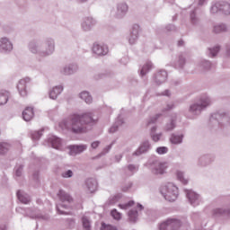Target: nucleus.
Returning a JSON list of instances; mask_svg holds the SVG:
<instances>
[{
	"mask_svg": "<svg viewBox=\"0 0 230 230\" xmlns=\"http://www.w3.org/2000/svg\"><path fill=\"white\" fill-rule=\"evenodd\" d=\"M63 209H69V205L62 203L57 206V211L59 213V215H71L70 212H66Z\"/></svg>",
	"mask_w": 230,
	"mask_h": 230,
	"instance_id": "obj_37",
	"label": "nucleus"
},
{
	"mask_svg": "<svg viewBox=\"0 0 230 230\" xmlns=\"http://www.w3.org/2000/svg\"><path fill=\"white\" fill-rule=\"evenodd\" d=\"M156 152L159 154V155H163L164 154H168V147L166 146H160L156 148Z\"/></svg>",
	"mask_w": 230,
	"mask_h": 230,
	"instance_id": "obj_50",
	"label": "nucleus"
},
{
	"mask_svg": "<svg viewBox=\"0 0 230 230\" xmlns=\"http://www.w3.org/2000/svg\"><path fill=\"white\" fill-rule=\"evenodd\" d=\"M69 155H79V154H84L85 150H87V145H76V146H70L69 147Z\"/></svg>",
	"mask_w": 230,
	"mask_h": 230,
	"instance_id": "obj_15",
	"label": "nucleus"
},
{
	"mask_svg": "<svg viewBox=\"0 0 230 230\" xmlns=\"http://www.w3.org/2000/svg\"><path fill=\"white\" fill-rule=\"evenodd\" d=\"M190 22L194 26L200 24V18L198 17L195 10L190 13Z\"/></svg>",
	"mask_w": 230,
	"mask_h": 230,
	"instance_id": "obj_36",
	"label": "nucleus"
},
{
	"mask_svg": "<svg viewBox=\"0 0 230 230\" xmlns=\"http://www.w3.org/2000/svg\"><path fill=\"white\" fill-rule=\"evenodd\" d=\"M49 143L51 145L52 148H56V150L60 149V146H62V140L55 136L49 137Z\"/></svg>",
	"mask_w": 230,
	"mask_h": 230,
	"instance_id": "obj_23",
	"label": "nucleus"
},
{
	"mask_svg": "<svg viewBox=\"0 0 230 230\" xmlns=\"http://www.w3.org/2000/svg\"><path fill=\"white\" fill-rule=\"evenodd\" d=\"M121 159H123V155L119 154V155H115V161L116 163H119V161H121Z\"/></svg>",
	"mask_w": 230,
	"mask_h": 230,
	"instance_id": "obj_61",
	"label": "nucleus"
},
{
	"mask_svg": "<svg viewBox=\"0 0 230 230\" xmlns=\"http://www.w3.org/2000/svg\"><path fill=\"white\" fill-rule=\"evenodd\" d=\"M32 178L35 181V182H39V171L33 172Z\"/></svg>",
	"mask_w": 230,
	"mask_h": 230,
	"instance_id": "obj_58",
	"label": "nucleus"
},
{
	"mask_svg": "<svg viewBox=\"0 0 230 230\" xmlns=\"http://www.w3.org/2000/svg\"><path fill=\"white\" fill-rule=\"evenodd\" d=\"M102 230H118L115 226H112L111 225H105L104 223L102 224Z\"/></svg>",
	"mask_w": 230,
	"mask_h": 230,
	"instance_id": "obj_53",
	"label": "nucleus"
},
{
	"mask_svg": "<svg viewBox=\"0 0 230 230\" xmlns=\"http://www.w3.org/2000/svg\"><path fill=\"white\" fill-rule=\"evenodd\" d=\"M213 103L211 98L208 96L201 97L198 102L192 103L189 107V115L187 118L190 119H193V118H197V116H200L203 111H206L208 107H209Z\"/></svg>",
	"mask_w": 230,
	"mask_h": 230,
	"instance_id": "obj_3",
	"label": "nucleus"
},
{
	"mask_svg": "<svg viewBox=\"0 0 230 230\" xmlns=\"http://www.w3.org/2000/svg\"><path fill=\"white\" fill-rule=\"evenodd\" d=\"M81 220H82L84 230H93L92 226H91V217H90L83 216Z\"/></svg>",
	"mask_w": 230,
	"mask_h": 230,
	"instance_id": "obj_32",
	"label": "nucleus"
},
{
	"mask_svg": "<svg viewBox=\"0 0 230 230\" xmlns=\"http://www.w3.org/2000/svg\"><path fill=\"white\" fill-rule=\"evenodd\" d=\"M10 99V93L7 91H3L0 93V105H6L8 100Z\"/></svg>",
	"mask_w": 230,
	"mask_h": 230,
	"instance_id": "obj_33",
	"label": "nucleus"
},
{
	"mask_svg": "<svg viewBox=\"0 0 230 230\" xmlns=\"http://www.w3.org/2000/svg\"><path fill=\"white\" fill-rule=\"evenodd\" d=\"M172 85H179V84H181V81L172 79Z\"/></svg>",
	"mask_w": 230,
	"mask_h": 230,
	"instance_id": "obj_63",
	"label": "nucleus"
},
{
	"mask_svg": "<svg viewBox=\"0 0 230 230\" xmlns=\"http://www.w3.org/2000/svg\"><path fill=\"white\" fill-rule=\"evenodd\" d=\"M138 37H139V25H133L132 30L128 38L129 44L132 45L135 42H137Z\"/></svg>",
	"mask_w": 230,
	"mask_h": 230,
	"instance_id": "obj_18",
	"label": "nucleus"
},
{
	"mask_svg": "<svg viewBox=\"0 0 230 230\" xmlns=\"http://www.w3.org/2000/svg\"><path fill=\"white\" fill-rule=\"evenodd\" d=\"M95 24H96V20H94V18L85 17L84 18L82 22V29L84 30V31H91V30L93 29V26H95Z\"/></svg>",
	"mask_w": 230,
	"mask_h": 230,
	"instance_id": "obj_16",
	"label": "nucleus"
},
{
	"mask_svg": "<svg viewBox=\"0 0 230 230\" xmlns=\"http://www.w3.org/2000/svg\"><path fill=\"white\" fill-rule=\"evenodd\" d=\"M100 141H94V142H93L92 144H91V148H93V150H96V148L98 147V146H100Z\"/></svg>",
	"mask_w": 230,
	"mask_h": 230,
	"instance_id": "obj_56",
	"label": "nucleus"
},
{
	"mask_svg": "<svg viewBox=\"0 0 230 230\" xmlns=\"http://www.w3.org/2000/svg\"><path fill=\"white\" fill-rule=\"evenodd\" d=\"M182 139H184V135L182 134H172L170 137V141L172 145H181V143H182Z\"/></svg>",
	"mask_w": 230,
	"mask_h": 230,
	"instance_id": "obj_29",
	"label": "nucleus"
},
{
	"mask_svg": "<svg viewBox=\"0 0 230 230\" xmlns=\"http://www.w3.org/2000/svg\"><path fill=\"white\" fill-rule=\"evenodd\" d=\"M198 69H199V71H201L202 73H204L205 71H209V69H211V62H209L208 60H201L198 64Z\"/></svg>",
	"mask_w": 230,
	"mask_h": 230,
	"instance_id": "obj_28",
	"label": "nucleus"
},
{
	"mask_svg": "<svg viewBox=\"0 0 230 230\" xmlns=\"http://www.w3.org/2000/svg\"><path fill=\"white\" fill-rule=\"evenodd\" d=\"M122 195L121 194H117L111 198L109 199V204L111 206H112L113 204H116V202H118V200H119V199H121Z\"/></svg>",
	"mask_w": 230,
	"mask_h": 230,
	"instance_id": "obj_43",
	"label": "nucleus"
},
{
	"mask_svg": "<svg viewBox=\"0 0 230 230\" xmlns=\"http://www.w3.org/2000/svg\"><path fill=\"white\" fill-rule=\"evenodd\" d=\"M73 175H74V172L71 170L65 171L61 173V177H63L64 179H71Z\"/></svg>",
	"mask_w": 230,
	"mask_h": 230,
	"instance_id": "obj_47",
	"label": "nucleus"
},
{
	"mask_svg": "<svg viewBox=\"0 0 230 230\" xmlns=\"http://www.w3.org/2000/svg\"><path fill=\"white\" fill-rule=\"evenodd\" d=\"M128 12V5L125 3H119L117 4V9L111 13L112 17L115 19H123Z\"/></svg>",
	"mask_w": 230,
	"mask_h": 230,
	"instance_id": "obj_8",
	"label": "nucleus"
},
{
	"mask_svg": "<svg viewBox=\"0 0 230 230\" xmlns=\"http://www.w3.org/2000/svg\"><path fill=\"white\" fill-rule=\"evenodd\" d=\"M150 137L152 141L157 143L158 141H161V137H163V133H155L153 135H150Z\"/></svg>",
	"mask_w": 230,
	"mask_h": 230,
	"instance_id": "obj_44",
	"label": "nucleus"
},
{
	"mask_svg": "<svg viewBox=\"0 0 230 230\" xmlns=\"http://www.w3.org/2000/svg\"><path fill=\"white\" fill-rule=\"evenodd\" d=\"M132 188V183H128L125 187L122 188V191H128Z\"/></svg>",
	"mask_w": 230,
	"mask_h": 230,
	"instance_id": "obj_60",
	"label": "nucleus"
},
{
	"mask_svg": "<svg viewBox=\"0 0 230 230\" xmlns=\"http://www.w3.org/2000/svg\"><path fill=\"white\" fill-rule=\"evenodd\" d=\"M128 217L130 222H137V210H130L128 212Z\"/></svg>",
	"mask_w": 230,
	"mask_h": 230,
	"instance_id": "obj_41",
	"label": "nucleus"
},
{
	"mask_svg": "<svg viewBox=\"0 0 230 230\" xmlns=\"http://www.w3.org/2000/svg\"><path fill=\"white\" fill-rule=\"evenodd\" d=\"M175 119H177V115H174V119H171V122L166 124L165 130L166 132H170L175 128Z\"/></svg>",
	"mask_w": 230,
	"mask_h": 230,
	"instance_id": "obj_40",
	"label": "nucleus"
},
{
	"mask_svg": "<svg viewBox=\"0 0 230 230\" xmlns=\"http://www.w3.org/2000/svg\"><path fill=\"white\" fill-rule=\"evenodd\" d=\"M150 69H152V62L147 61L142 67L141 71H140V75L141 76H145V75H146V73H148V71H150Z\"/></svg>",
	"mask_w": 230,
	"mask_h": 230,
	"instance_id": "obj_38",
	"label": "nucleus"
},
{
	"mask_svg": "<svg viewBox=\"0 0 230 230\" xmlns=\"http://www.w3.org/2000/svg\"><path fill=\"white\" fill-rule=\"evenodd\" d=\"M159 96H172V92H170V90H165L160 93Z\"/></svg>",
	"mask_w": 230,
	"mask_h": 230,
	"instance_id": "obj_57",
	"label": "nucleus"
},
{
	"mask_svg": "<svg viewBox=\"0 0 230 230\" xmlns=\"http://www.w3.org/2000/svg\"><path fill=\"white\" fill-rule=\"evenodd\" d=\"M181 227V220L168 218L158 225V230H178Z\"/></svg>",
	"mask_w": 230,
	"mask_h": 230,
	"instance_id": "obj_5",
	"label": "nucleus"
},
{
	"mask_svg": "<svg viewBox=\"0 0 230 230\" xmlns=\"http://www.w3.org/2000/svg\"><path fill=\"white\" fill-rule=\"evenodd\" d=\"M167 168L168 164L166 163L155 161L151 164V172L154 173V175H164Z\"/></svg>",
	"mask_w": 230,
	"mask_h": 230,
	"instance_id": "obj_7",
	"label": "nucleus"
},
{
	"mask_svg": "<svg viewBox=\"0 0 230 230\" xmlns=\"http://www.w3.org/2000/svg\"><path fill=\"white\" fill-rule=\"evenodd\" d=\"M103 74H99L97 75L94 76L95 80H100V78H103Z\"/></svg>",
	"mask_w": 230,
	"mask_h": 230,
	"instance_id": "obj_64",
	"label": "nucleus"
},
{
	"mask_svg": "<svg viewBox=\"0 0 230 230\" xmlns=\"http://www.w3.org/2000/svg\"><path fill=\"white\" fill-rule=\"evenodd\" d=\"M166 30H167V31H173V30H175V26H173V25H168V26L166 27Z\"/></svg>",
	"mask_w": 230,
	"mask_h": 230,
	"instance_id": "obj_62",
	"label": "nucleus"
},
{
	"mask_svg": "<svg viewBox=\"0 0 230 230\" xmlns=\"http://www.w3.org/2000/svg\"><path fill=\"white\" fill-rule=\"evenodd\" d=\"M25 217H29L30 218H39L40 220H49V215L45 214L42 215L37 211L35 208H26L25 209Z\"/></svg>",
	"mask_w": 230,
	"mask_h": 230,
	"instance_id": "obj_9",
	"label": "nucleus"
},
{
	"mask_svg": "<svg viewBox=\"0 0 230 230\" xmlns=\"http://www.w3.org/2000/svg\"><path fill=\"white\" fill-rule=\"evenodd\" d=\"M184 66H186V56L180 54L174 62V67L175 69H184Z\"/></svg>",
	"mask_w": 230,
	"mask_h": 230,
	"instance_id": "obj_22",
	"label": "nucleus"
},
{
	"mask_svg": "<svg viewBox=\"0 0 230 230\" xmlns=\"http://www.w3.org/2000/svg\"><path fill=\"white\" fill-rule=\"evenodd\" d=\"M58 197L61 202H67L68 204L73 202V197L63 190H58Z\"/></svg>",
	"mask_w": 230,
	"mask_h": 230,
	"instance_id": "obj_21",
	"label": "nucleus"
},
{
	"mask_svg": "<svg viewBox=\"0 0 230 230\" xmlns=\"http://www.w3.org/2000/svg\"><path fill=\"white\" fill-rule=\"evenodd\" d=\"M30 84V78L26 77L24 79H21L18 83L17 89L21 96H26V84Z\"/></svg>",
	"mask_w": 230,
	"mask_h": 230,
	"instance_id": "obj_20",
	"label": "nucleus"
},
{
	"mask_svg": "<svg viewBox=\"0 0 230 230\" xmlns=\"http://www.w3.org/2000/svg\"><path fill=\"white\" fill-rule=\"evenodd\" d=\"M93 53L97 57H105L109 53V48L106 45L94 43L93 46Z\"/></svg>",
	"mask_w": 230,
	"mask_h": 230,
	"instance_id": "obj_13",
	"label": "nucleus"
},
{
	"mask_svg": "<svg viewBox=\"0 0 230 230\" xmlns=\"http://www.w3.org/2000/svg\"><path fill=\"white\" fill-rule=\"evenodd\" d=\"M12 146L8 142H0V155H5L10 152Z\"/></svg>",
	"mask_w": 230,
	"mask_h": 230,
	"instance_id": "obj_31",
	"label": "nucleus"
},
{
	"mask_svg": "<svg viewBox=\"0 0 230 230\" xmlns=\"http://www.w3.org/2000/svg\"><path fill=\"white\" fill-rule=\"evenodd\" d=\"M122 123H123V118H121V116H119L116 122L110 128L109 130L110 134H114V132H118V128L119 127H121Z\"/></svg>",
	"mask_w": 230,
	"mask_h": 230,
	"instance_id": "obj_30",
	"label": "nucleus"
},
{
	"mask_svg": "<svg viewBox=\"0 0 230 230\" xmlns=\"http://www.w3.org/2000/svg\"><path fill=\"white\" fill-rule=\"evenodd\" d=\"M62 91H64V87L62 85L52 88L49 92V98L51 100H57V98H58V94H60Z\"/></svg>",
	"mask_w": 230,
	"mask_h": 230,
	"instance_id": "obj_25",
	"label": "nucleus"
},
{
	"mask_svg": "<svg viewBox=\"0 0 230 230\" xmlns=\"http://www.w3.org/2000/svg\"><path fill=\"white\" fill-rule=\"evenodd\" d=\"M213 217H222V215H230V206L227 208H214L212 210Z\"/></svg>",
	"mask_w": 230,
	"mask_h": 230,
	"instance_id": "obj_24",
	"label": "nucleus"
},
{
	"mask_svg": "<svg viewBox=\"0 0 230 230\" xmlns=\"http://www.w3.org/2000/svg\"><path fill=\"white\" fill-rule=\"evenodd\" d=\"M172 109H175V104L173 102L168 103L165 105V107L163 108L162 111L163 112H168L172 111Z\"/></svg>",
	"mask_w": 230,
	"mask_h": 230,
	"instance_id": "obj_49",
	"label": "nucleus"
},
{
	"mask_svg": "<svg viewBox=\"0 0 230 230\" xmlns=\"http://www.w3.org/2000/svg\"><path fill=\"white\" fill-rule=\"evenodd\" d=\"M161 193L165 200L169 202H175L177 197H179V189L173 183H167L162 187Z\"/></svg>",
	"mask_w": 230,
	"mask_h": 230,
	"instance_id": "obj_4",
	"label": "nucleus"
},
{
	"mask_svg": "<svg viewBox=\"0 0 230 230\" xmlns=\"http://www.w3.org/2000/svg\"><path fill=\"white\" fill-rule=\"evenodd\" d=\"M42 137V130L40 131H34L31 133V137L34 141H38Z\"/></svg>",
	"mask_w": 230,
	"mask_h": 230,
	"instance_id": "obj_46",
	"label": "nucleus"
},
{
	"mask_svg": "<svg viewBox=\"0 0 230 230\" xmlns=\"http://www.w3.org/2000/svg\"><path fill=\"white\" fill-rule=\"evenodd\" d=\"M185 192L187 195V199H189V202L191 206L195 208L196 206H199V204H200V196L199 194H197L193 190H185Z\"/></svg>",
	"mask_w": 230,
	"mask_h": 230,
	"instance_id": "obj_14",
	"label": "nucleus"
},
{
	"mask_svg": "<svg viewBox=\"0 0 230 230\" xmlns=\"http://www.w3.org/2000/svg\"><path fill=\"white\" fill-rule=\"evenodd\" d=\"M85 188L88 193H94L98 190V181L95 179L89 178L85 181Z\"/></svg>",
	"mask_w": 230,
	"mask_h": 230,
	"instance_id": "obj_19",
	"label": "nucleus"
},
{
	"mask_svg": "<svg viewBox=\"0 0 230 230\" xmlns=\"http://www.w3.org/2000/svg\"><path fill=\"white\" fill-rule=\"evenodd\" d=\"M153 80L156 85L164 84V82L168 80V72L165 70H160L156 72L153 76Z\"/></svg>",
	"mask_w": 230,
	"mask_h": 230,
	"instance_id": "obj_10",
	"label": "nucleus"
},
{
	"mask_svg": "<svg viewBox=\"0 0 230 230\" xmlns=\"http://www.w3.org/2000/svg\"><path fill=\"white\" fill-rule=\"evenodd\" d=\"M34 113H33V108L27 107L22 111V118L24 121H31L33 119Z\"/></svg>",
	"mask_w": 230,
	"mask_h": 230,
	"instance_id": "obj_27",
	"label": "nucleus"
},
{
	"mask_svg": "<svg viewBox=\"0 0 230 230\" xmlns=\"http://www.w3.org/2000/svg\"><path fill=\"white\" fill-rule=\"evenodd\" d=\"M210 12L211 13H218V12H221V13H225V15H229L230 4L224 1L217 2L211 6Z\"/></svg>",
	"mask_w": 230,
	"mask_h": 230,
	"instance_id": "obj_6",
	"label": "nucleus"
},
{
	"mask_svg": "<svg viewBox=\"0 0 230 230\" xmlns=\"http://www.w3.org/2000/svg\"><path fill=\"white\" fill-rule=\"evenodd\" d=\"M29 49L31 53L40 55V57H49L55 51V40L47 38L42 43L32 40L29 44Z\"/></svg>",
	"mask_w": 230,
	"mask_h": 230,
	"instance_id": "obj_2",
	"label": "nucleus"
},
{
	"mask_svg": "<svg viewBox=\"0 0 230 230\" xmlns=\"http://www.w3.org/2000/svg\"><path fill=\"white\" fill-rule=\"evenodd\" d=\"M208 51H209L210 57L212 58L217 57V55H218V51H220V46H216L212 49H208Z\"/></svg>",
	"mask_w": 230,
	"mask_h": 230,
	"instance_id": "obj_42",
	"label": "nucleus"
},
{
	"mask_svg": "<svg viewBox=\"0 0 230 230\" xmlns=\"http://www.w3.org/2000/svg\"><path fill=\"white\" fill-rule=\"evenodd\" d=\"M162 116H163V114L157 113L156 115L151 117V118L147 120L146 127H150V125H155V123L157 122V119H159Z\"/></svg>",
	"mask_w": 230,
	"mask_h": 230,
	"instance_id": "obj_39",
	"label": "nucleus"
},
{
	"mask_svg": "<svg viewBox=\"0 0 230 230\" xmlns=\"http://www.w3.org/2000/svg\"><path fill=\"white\" fill-rule=\"evenodd\" d=\"M152 148V145H150L149 140H145L139 146V147L132 154L133 156L139 157V155H143V154H146Z\"/></svg>",
	"mask_w": 230,
	"mask_h": 230,
	"instance_id": "obj_11",
	"label": "nucleus"
},
{
	"mask_svg": "<svg viewBox=\"0 0 230 230\" xmlns=\"http://www.w3.org/2000/svg\"><path fill=\"white\" fill-rule=\"evenodd\" d=\"M13 49V45L8 40V38H2L0 40V51L2 53H6L8 51H12Z\"/></svg>",
	"mask_w": 230,
	"mask_h": 230,
	"instance_id": "obj_17",
	"label": "nucleus"
},
{
	"mask_svg": "<svg viewBox=\"0 0 230 230\" xmlns=\"http://www.w3.org/2000/svg\"><path fill=\"white\" fill-rule=\"evenodd\" d=\"M155 132H157V126L155 125V126L151 127L149 134H150V136H152V135L155 134Z\"/></svg>",
	"mask_w": 230,
	"mask_h": 230,
	"instance_id": "obj_59",
	"label": "nucleus"
},
{
	"mask_svg": "<svg viewBox=\"0 0 230 230\" xmlns=\"http://www.w3.org/2000/svg\"><path fill=\"white\" fill-rule=\"evenodd\" d=\"M79 97L81 98V100H84L85 103H93V97L91 96V94H89V92H82L79 94Z\"/></svg>",
	"mask_w": 230,
	"mask_h": 230,
	"instance_id": "obj_35",
	"label": "nucleus"
},
{
	"mask_svg": "<svg viewBox=\"0 0 230 230\" xmlns=\"http://www.w3.org/2000/svg\"><path fill=\"white\" fill-rule=\"evenodd\" d=\"M224 31H227V26L224 23L217 24L213 28V33H224Z\"/></svg>",
	"mask_w": 230,
	"mask_h": 230,
	"instance_id": "obj_34",
	"label": "nucleus"
},
{
	"mask_svg": "<svg viewBox=\"0 0 230 230\" xmlns=\"http://www.w3.org/2000/svg\"><path fill=\"white\" fill-rule=\"evenodd\" d=\"M128 170L129 172H131V173H134V172H137V170H139V167L137 165L129 164V165H128Z\"/></svg>",
	"mask_w": 230,
	"mask_h": 230,
	"instance_id": "obj_55",
	"label": "nucleus"
},
{
	"mask_svg": "<svg viewBox=\"0 0 230 230\" xmlns=\"http://www.w3.org/2000/svg\"><path fill=\"white\" fill-rule=\"evenodd\" d=\"M23 168H24V165H17L15 167V175H16V177H21V175H22Z\"/></svg>",
	"mask_w": 230,
	"mask_h": 230,
	"instance_id": "obj_52",
	"label": "nucleus"
},
{
	"mask_svg": "<svg viewBox=\"0 0 230 230\" xmlns=\"http://www.w3.org/2000/svg\"><path fill=\"white\" fill-rule=\"evenodd\" d=\"M134 204V201L131 200L126 204L119 205L121 209H128V208H132V205Z\"/></svg>",
	"mask_w": 230,
	"mask_h": 230,
	"instance_id": "obj_54",
	"label": "nucleus"
},
{
	"mask_svg": "<svg viewBox=\"0 0 230 230\" xmlns=\"http://www.w3.org/2000/svg\"><path fill=\"white\" fill-rule=\"evenodd\" d=\"M111 217L114 220H121V213L118 212L116 209L111 210Z\"/></svg>",
	"mask_w": 230,
	"mask_h": 230,
	"instance_id": "obj_48",
	"label": "nucleus"
},
{
	"mask_svg": "<svg viewBox=\"0 0 230 230\" xmlns=\"http://www.w3.org/2000/svg\"><path fill=\"white\" fill-rule=\"evenodd\" d=\"M76 71H78V65L75 63L66 65L60 69V73L64 75V76H71V75H75Z\"/></svg>",
	"mask_w": 230,
	"mask_h": 230,
	"instance_id": "obj_12",
	"label": "nucleus"
},
{
	"mask_svg": "<svg viewBox=\"0 0 230 230\" xmlns=\"http://www.w3.org/2000/svg\"><path fill=\"white\" fill-rule=\"evenodd\" d=\"M177 178L179 179V181H181V182H182V184H188V180L184 178V172L178 171Z\"/></svg>",
	"mask_w": 230,
	"mask_h": 230,
	"instance_id": "obj_45",
	"label": "nucleus"
},
{
	"mask_svg": "<svg viewBox=\"0 0 230 230\" xmlns=\"http://www.w3.org/2000/svg\"><path fill=\"white\" fill-rule=\"evenodd\" d=\"M111 148H112V145H110L107 147H105L103 149V151L102 152V154H100L97 156H95V159H100V157H102V155H105V154H109Z\"/></svg>",
	"mask_w": 230,
	"mask_h": 230,
	"instance_id": "obj_51",
	"label": "nucleus"
},
{
	"mask_svg": "<svg viewBox=\"0 0 230 230\" xmlns=\"http://www.w3.org/2000/svg\"><path fill=\"white\" fill-rule=\"evenodd\" d=\"M94 119L92 112L74 115L70 120H63L59 126L66 130H71L74 134H84L87 132V126L93 123Z\"/></svg>",
	"mask_w": 230,
	"mask_h": 230,
	"instance_id": "obj_1",
	"label": "nucleus"
},
{
	"mask_svg": "<svg viewBox=\"0 0 230 230\" xmlns=\"http://www.w3.org/2000/svg\"><path fill=\"white\" fill-rule=\"evenodd\" d=\"M17 198L18 200L22 202V204H30V202L31 201V199H30V195L22 192V190L17 191Z\"/></svg>",
	"mask_w": 230,
	"mask_h": 230,
	"instance_id": "obj_26",
	"label": "nucleus"
}]
</instances>
